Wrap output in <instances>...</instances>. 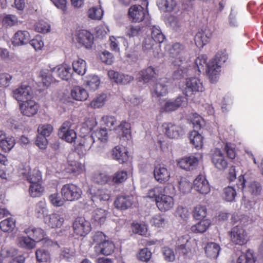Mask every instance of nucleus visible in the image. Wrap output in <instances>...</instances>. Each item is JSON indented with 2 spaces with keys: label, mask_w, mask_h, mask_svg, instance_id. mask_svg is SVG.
<instances>
[{
  "label": "nucleus",
  "mask_w": 263,
  "mask_h": 263,
  "mask_svg": "<svg viewBox=\"0 0 263 263\" xmlns=\"http://www.w3.org/2000/svg\"><path fill=\"white\" fill-rule=\"evenodd\" d=\"M19 107L21 114L28 117L34 116L39 110L38 104L31 98L20 103Z\"/></svg>",
  "instance_id": "4468645a"
},
{
  "label": "nucleus",
  "mask_w": 263,
  "mask_h": 263,
  "mask_svg": "<svg viewBox=\"0 0 263 263\" xmlns=\"http://www.w3.org/2000/svg\"><path fill=\"white\" fill-rule=\"evenodd\" d=\"M157 201L156 205L161 212H166L172 209L174 205V200L171 195L164 194Z\"/></svg>",
  "instance_id": "cd10ccee"
},
{
  "label": "nucleus",
  "mask_w": 263,
  "mask_h": 263,
  "mask_svg": "<svg viewBox=\"0 0 263 263\" xmlns=\"http://www.w3.org/2000/svg\"><path fill=\"white\" fill-rule=\"evenodd\" d=\"M45 221L51 228H60L63 224L64 218L61 212L57 211L49 215Z\"/></svg>",
  "instance_id": "b1692460"
},
{
  "label": "nucleus",
  "mask_w": 263,
  "mask_h": 263,
  "mask_svg": "<svg viewBox=\"0 0 263 263\" xmlns=\"http://www.w3.org/2000/svg\"><path fill=\"white\" fill-rule=\"evenodd\" d=\"M4 138L0 143V147L3 151L9 152L15 144V139L12 136H7L6 134Z\"/></svg>",
  "instance_id": "8fccbe9b"
},
{
  "label": "nucleus",
  "mask_w": 263,
  "mask_h": 263,
  "mask_svg": "<svg viewBox=\"0 0 263 263\" xmlns=\"http://www.w3.org/2000/svg\"><path fill=\"white\" fill-rule=\"evenodd\" d=\"M189 138L191 143H192L195 148H201L203 145V137L196 130L192 131L189 135Z\"/></svg>",
  "instance_id": "a18cd8bd"
},
{
  "label": "nucleus",
  "mask_w": 263,
  "mask_h": 263,
  "mask_svg": "<svg viewBox=\"0 0 263 263\" xmlns=\"http://www.w3.org/2000/svg\"><path fill=\"white\" fill-rule=\"evenodd\" d=\"M181 89L186 98L193 99L197 93L203 91L204 87L202 80L194 77L186 79L181 85Z\"/></svg>",
  "instance_id": "39448f33"
},
{
  "label": "nucleus",
  "mask_w": 263,
  "mask_h": 263,
  "mask_svg": "<svg viewBox=\"0 0 263 263\" xmlns=\"http://www.w3.org/2000/svg\"><path fill=\"white\" fill-rule=\"evenodd\" d=\"M3 25L6 27H11L17 25L18 17L13 14H4L1 16Z\"/></svg>",
  "instance_id": "49530a36"
},
{
  "label": "nucleus",
  "mask_w": 263,
  "mask_h": 263,
  "mask_svg": "<svg viewBox=\"0 0 263 263\" xmlns=\"http://www.w3.org/2000/svg\"><path fill=\"white\" fill-rule=\"evenodd\" d=\"M90 192L91 200L93 202H97L98 200L108 201L110 197V192L105 188L99 189L95 192H92L90 190Z\"/></svg>",
  "instance_id": "f704fd0d"
},
{
  "label": "nucleus",
  "mask_w": 263,
  "mask_h": 263,
  "mask_svg": "<svg viewBox=\"0 0 263 263\" xmlns=\"http://www.w3.org/2000/svg\"><path fill=\"white\" fill-rule=\"evenodd\" d=\"M107 74L111 80L119 84L126 85L134 80L132 76L120 73L113 70H109Z\"/></svg>",
  "instance_id": "4be33fe9"
},
{
  "label": "nucleus",
  "mask_w": 263,
  "mask_h": 263,
  "mask_svg": "<svg viewBox=\"0 0 263 263\" xmlns=\"http://www.w3.org/2000/svg\"><path fill=\"white\" fill-rule=\"evenodd\" d=\"M12 96L18 102H23L31 98L32 89L28 85L22 84L13 90Z\"/></svg>",
  "instance_id": "9d476101"
},
{
  "label": "nucleus",
  "mask_w": 263,
  "mask_h": 263,
  "mask_svg": "<svg viewBox=\"0 0 263 263\" xmlns=\"http://www.w3.org/2000/svg\"><path fill=\"white\" fill-rule=\"evenodd\" d=\"M130 124L125 121H122L115 128L117 134L124 140H129L131 137Z\"/></svg>",
  "instance_id": "7c9ffc66"
},
{
  "label": "nucleus",
  "mask_w": 263,
  "mask_h": 263,
  "mask_svg": "<svg viewBox=\"0 0 263 263\" xmlns=\"http://www.w3.org/2000/svg\"><path fill=\"white\" fill-rule=\"evenodd\" d=\"M30 35L28 31L26 30H18L13 35L12 44L14 46H23L29 43L30 40Z\"/></svg>",
  "instance_id": "c85d7f7f"
},
{
  "label": "nucleus",
  "mask_w": 263,
  "mask_h": 263,
  "mask_svg": "<svg viewBox=\"0 0 263 263\" xmlns=\"http://www.w3.org/2000/svg\"><path fill=\"white\" fill-rule=\"evenodd\" d=\"M202 155L199 154L198 156H191L180 159L177 161V165L179 167L186 171H191L195 168L199 163L200 158Z\"/></svg>",
  "instance_id": "2eb2a0df"
},
{
  "label": "nucleus",
  "mask_w": 263,
  "mask_h": 263,
  "mask_svg": "<svg viewBox=\"0 0 263 263\" xmlns=\"http://www.w3.org/2000/svg\"><path fill=\"white\" fill-rule=\"evenodd\" d=\"M128 13L130 20L134 22H140L146 16V10L141 5H135L131 6Z\"/></svg>",
  "instance_id": "6ab92c4d"
},
{
  "label": "nucleus",
  "mask_w": 263,
  "mask_h": 263,
  "mask_svg": "<svg viewBox=\"0 0 263 263\" xmlns=\"http://www.w3.org/2000/svg\"><path fill=\"white\" fill-rule=\"evenodd\" d=\"M49 200L53 205L58 207L63 205L66 200L57 193L50 195L49 197Z\"/></svg>",
  "instance_id": "69168bd1"
},
{
  "label": "nucleus",
  "mask_w": 263,
  "mask_h": 263,
  "mask_svg": "<svg viewBox=\"0 0 263 263\" xmlns=\"http://www.w3.org/2000/svg\"><path fill=\"white\" fill-rule=\"evenodd\" d=\"M24 232L28 236H29L34 242L40 241L44 238L45 232L40 228H36L33 226H30L26 228Z\"/></svg>",
  "instance_id": "c756f323"
},
{
  "label": "nucleus",
  "mask_w": 263,
  "mask_h": 263,
  "mask_svg": "<svg viewBox=\"0 0 263 263\" xmlns=\"http://www.w3.org/2000/svg\"><path fill=\"white\" fill-rule=\"evenodd\" d=\"M207 56L206 55H200L196 59L195 61V68L197 69L198 74H199L202 72H203L206 67V72L208 73V66L206 63Z\"/></svg>",
  "instance_id": "c03bdc74"
},
{
  "label": "nucleus",
  "mask_w": 263,
  "mask_h": 263,
  "mask_svg": "<svg viewBox=\"0 0 263 263\" xmlns=\"http://www.w3.org/2000/svg\"><path fill=\"white\" fill-rule=\"evenodd\" d=\"M150 223L158 228L163 227L166 224L165 217L160 214L154 215L150 220Z\"/></svg>",
  "instance_id": "0e129e2a"
},
{
  "label": "nucleus",
  "mask_w": 263,
  "mask_h": 263,
  "mask_svg": "<svg viewBox=\"0 0 263 263\" xmlns=\"http://www.w3.org/2000/svg\"><path fill=\"white\" fill-rule=\"evenodd\" d=\"M157 5L162 11L172 12L176 6V2L175 0H160Z\"/></svg>",
  "instance_id": "37998d69"
},
{
  "label": "nucleus",
  "mask_w": 263,
  "mask_h": 263,
  "mask_svg": "<svg viewBox=\"0 0 263 263\" xmlns=\"http://www.w3.org/2000/svg\"><path fill=\"white\" fill-rule=\"evenodd\" d=\"M150 29L151 30L152 35V37H151L155 42L159 44L164 41L165 39V36L162 33L161 30L159 26L156 25H153L151 26Z\"/></svg>",
  "instance_id": "de8ad7c7"
},
{
  "label": "nucleus",
  "mask_w": 263,
  "mask_h": 263,
  "mask_svg": "<svg viewBox=\"0 0 263 263\" xmlns=\"http://www.w3.org/2000/svg\"><path fill=\"white\" fill-rule=\"evenodd\" d=\"M231 241L240 246L246 244L248 241L247 233L241 226H236L232 228L230 232Z\"/></svg>",
  "instance_id": "f8f14e48"
},
{
  "label": "nucleus",
  "mask_w": 263,
  "mask_h": 263,
  "mask_svg": "<svg viewBox=\"0 0 263 263\" xmlns=\"http://www.w3.org/2000/svg\"><path fill=\"white\" fill-rule=\"evenodd\" d=\"M62 197L67 201H72L79 199L82 194L80 187L72 183L64 184L61 190Z\"/></svg>",
  "instance_id": "423d86ee"
},
{
  "label": "nucleus",
  "mask_w": 263,
  "mask_h": 263,
  "mask_svg": "<svg viewBox=\"0 0 263 263\" xmlns=\"http://www.w3.org/2000/svg\"><path fill=\"white\" fill-rule=\"evenodd\" d=\"M163 132L171 139H177L185 133L183 127L171 122H165L162 124Z\"/></svg>",
  "instance_id": "9b49d317"
},
{
  "label": "nucleus",
  "mask_w": 263,
  "mask_h": 263,
  "mask_svg": "<svg viewBox=\"0 0 263 263\" xmlns=\"http://www.w3.org/2000/svg\"><path fill=\"white\" fill-rule=\"evenodd\" d=\"M15 221L12 218H8L0 222V229L4 232H11L15 228Z\"/></svg>",
  "instance_id": "603ef678"
},
{
  "label": "nucleus",
  "mask_w": 263,
  "mask_h": 263,
  "mask_svg": "<svg viewBox=\"0 0 263 263\" xmlns=\"http://www.w3.org/2000/svg\"><path fill=\"white\" fill-rule=\"evenodd\" d=\"M74 233L80 236H84L91 230V225L84 217L77 218L73 223Z\"/></svg>",
  "instance_id": "ddd939ff"
},
{
  "label": "nucleus",
  "mask_w": 263,
  "mask_h": 263,
  "mask_svg": "<svg viewBox=\"0 0 263 263\" xmlns=\"http://www.w3.org/2000/svg\"><path fill=\"white\" fill-rule=\"evenodd\" d=\"M84 84L90 90L95 91L99 88L100 79L97 75L90 74L85 78Z\"/></svg>",
  "instance_id": "e433bc0d"
},
{
  "label": "nucleus",
  "mask_w": 263,
  "mask_h": 263,
  "mask_svg": "<svg viewBox=\"0 0 263 263\" xmlns=\"http://www.w3.org/2000/svg\"><path fill=\"white\" fill-rule=\"evenodd\" d=\"M72 126V124L70 121H65L62 124L59 131V137L70 143L74 142L77 138V134Z\"/></svg>",
  "instance_id": "1a4fd4ad"
},
{
  "label": "nucleus",
  "mask_w": 263,
  "mask_h": 263,
  "mask_svg": "<svg viewBox=\"0 0 263 263\" xmlns=\"http://www.w3.org/2000/svg\"><path fill=\"white\" fill-rule=\"evenodd\" d=\"M72 98L79 101L86 100L88 97V93L87 90L81 86H75L71 91Z\"/></svg>",
  "instance_id": "58836bf2"
},
{
  "label": "nucleus",
  "mask_w": 263,
  "mask_h": 263,
  "mask_svg": "<svg viewBox=\"0 0 263 263\" xmlns=\"http://www.w3.org/2000/svg\"><path fill=\"white\" fill-rule=\"evenodd\" d=\"M206 212V208L205 206L198 205L194 208L193 216L196 219H202L205 217Z\"/></svg>",
  "instance_id": "e2e57ef3"
},
{
  "label": "nucleus",
  "mask_w": 263,
  "mask_h": 263,
  "mask_svg": "<svg viewBox=\"0 0 263 263\" xmlns=\"http://www.w3.org/2000/svg\"><path fill=\"white\" fill-rule=\"evenodd\" d=\"M103 14V11L101 6L99 8L96 7H92L88 11V15L89 18L92 20H101Z\"/></svg>",
  "instance_id": "680f3d73"
},
{
  "label": "nucleus",
  "mask_w": 263,
  "mask_h": 263,
  "mask_svg": "<svg viewBox=\"0 0 263 263\" xmlns=\"http://www.w3.org/2000/svg\"><path fill=\"white\" fill-rule=\"evenodd\" d=\"M51 72H56L57 76L63 80L67 81L71 78V69L70 65L63 63L51 69H43L39 74L38 79L40 83L44 86H48L53 81Z\"/></svg>",
  "instance_id": "7ed1b4c3"
},
{
  "label": "nucleus",
  "mask_w": 263,
  "mask_h": 263,
  "mask_svg": "<svg viewBox=\"0 0 263 263\" xmlns=\"http://www.w3.org/2000/svg\"><path fill=\"white\" fill-rule=\"evenodd\" d=\"M77 40L80 45L87 49L91 48L93 44L92 34L86 30H82L79 31Z\"/></svg>",
  "instance_id": "393cba45"
},
{
  "label": "nucleus",
  "mask_w": 263,
  "mask_h": 263,
  "mask_svg": "<svg viewBox=\"0 0 263 263\" xmlns=\"http://www.w3.org/2000/svg\"><path fill=\"white\" fill-rule=\"evenodd\" d=\"M93 179L95 182L100 184H112L111 176L104 172H96L94 174Z\"/></svg>",
  "instance_id": "09e8293b"
},
{
  "label": "nucleus",
  "mask_w": 263,
  "mask_h": 263,
  "mask_svg": "<svg viewBox=\"0 0 263 263\" xmlns=\"http://www.w3.org/2000/svg\"><path fill=\"white\" fill-rule=\"evenodd\" d=\"M44 191V187L42 185V182H37L30 184L29 189V193L32 197H40Z\"/></svg>",
  "instance_id": "3c124183"
},
{
  "label": "nucleus",
  "mask_w": 263,
  "mask_h": 263,
  "mask_svg": "<svg viewBox=\"0 0 263 263\" xmlns=\"http://www.w3.org/2000/svg\"><path fill=\"white\" fill-rule=\"evenodd\" d=\"M142 33V28L139 25H131L126 27V34L129 37L138 36Z\"/></svg>",
  "instance_id": "052dcab7"
},
{
  "label": "nucleus",
  "mask_w": 263,
  "mask_h": 263,
  "mask_svg": "<svg viewBox=\"0 0 263 263\" xmlns=\"http://www.w3.org/2000/svg\"><path fill=\"white\" fill-rule=\"evenodd\" d=\"M253 254L252 251L248 250L245 254L241 255L237 260V263H253Z\"/></svg>",
  "instance_id": "774afa93"
},
{
  "label": "nucleus",
  "mask_w": 263,
  "mask_h": 263,
  "mask_svg": "<svg viewBox=\"0 0 263 263\" xmlns=\"http://www.w3.org/2000/svg\"><path fill=\"white\" fill-rule=\"evenodd\" d=\"M153 173L155 180L160 183L168 181L170 178L171 173L170 171L165 165L162 164L155 165Z\"/></svg>",
  "instance_id": "dca6fc26"
},
{
  "label": "nucleus",
  "mask_w": 263,
  "mask_h": 263,
  "mask_svg": "<svg viewBox=\"0 0 263 263\" xmlns=\"http://www.w3.org/2000/svg\"><path fill=\"white\" fill-rule=\"evenodd\" d=\"M115 248V245L112 241L105 240L99 245H97L94 247V249L97 254H102L107 256L114 252Z\"/></svg>",
  "instance_id": "bb28decb"
},
{
  "label": "nucleus",
  "mask_w": 263,
  "mask_h": 263,
  "mask_svg": "<svg viewBox=\"0 0 263 263\" xmlns=\"http://www.w3.org/2000/svg\"><path fill=\"white\" fill-rule=\"evenodd\" d=\"M210 225V220L208 219H203L196 224L192 226L191 228V230L194 233H202L208 229Z\"/></svg>",
  "instance_id": "a19ab883"
},
{
  "label": "nucleus",
  "mask_w": 263,
  "mask_h": 263,
  "mask_svg": "<svg viewBox=\"0 0 263 263\" xmlns=\"http://www.w3.org/2000/svg\"><path fill=\"white\" fill-rule=\"evenodd\" d=\"M236 195V191L232 186H228L223 189L222 197L228 202L234 201Z\"/></svg>",
  "instance_id": "6e6d98bb"
},
{
  "label": "nucleus",
  "mask_w": 263,
  "mask_h": 263,
  "mask_svg": "<svg viewBox=\"0 0 263 263\" xmlns=\"http://www.w3.org/2000/svg\"><path fill=\"white\" fill-rule=\"evenodd\" d=\"M211 160L215 167L219 170H224L228 167V162L223 153L218 148L212 151Z\"/></svg>",
  "instance_id": "f3484780"
},
{
  "label": "nucleus",
  "mask_w": 263,
  "mask_h": 263,
  "mask_svg": "<svg viewBox=\"0 0 263 263\" xmlns=\"http://www.w3.org/2000/svg\"><path fill=\"white\" fill-rule=\"evenodd\" d=\"M127 178V173L125 171H119L111 177L112 184H120L124 182Z\"/></svg>",
  "instance_id": "13d9d810"
},
{
  "label": "nucleus",
  "mask_w": 263,
  "mask_h": 263,
  "mask_svg": "<svg viewBox=\"0 0 263 263\" xmlns=\"http://www.w3.org/2000/svg\"><path fill=\"white\" fill-rule=\"evenodd\" d=\"M227 55L222 51L218 52L214 59L210 60L208 66V74L212 83L217 81L221 71V65L227 60Z\"/></svg>",
  "instance_id": "20e7f679"
},
{
  "label": "nucleus",
  "mask_w": 263,
  "mask_h": 263,
  "mask_svg": "<svg viewBox=\"0 0 263 263\" xmlns=\"http://www.w3.org/2000/svg\"><path fill=\"white\" fill-rule=\"evenodd\" d=\"M17 245L23 249L31 250L35 247V243L34 240H32L29 236H25L22 235H18L17 238Z\"/></svg>",
  "instance_id": "4c0bfd02"
},
{
  "label": "nucleus",
  "mask_w": 263,
  "mask_h": 263,
  "mask_svg": "<svg viewBox=\"0 0 263 263\" xmlns=\"http://www.w3.org/2000/svg\"><path fill=\"white\" fill-rule=\"evenodd\" d=\"M107 100L106 94L102 93L95 98L90 103V106L93 108H99L105 104Z\"/></svg>",
  "instance_id": "bf43d9fd"
},
{
  "label": "nucleus",
  "mask_w": 263,
  "mask_h": 263,
  "mask_svg": "<svg viewBox=\"0 0 263 263\" xmlns=\"http://www.w3.org/2000/svg\"><path fill=\"white\" fill-rule=\"evenodd\" d=\"M220 250V246L215 242H209L205 247V252L207 256L213 258H216L218 257Z\"/></svg>",
  "instance_id": "ea45409f"
},
{
  "label": "nucleus",
  "mask_w": 263,
  "mask_h": 263,
  "mask_svg": "<svg viewBox=\"0 0 263 263\" xmlns=\"http://www.w3.org/2000/svg\"><path fill=\"white\" fill-rule=\"evenodd\" d=\"M238 187L241 190L244 195H250L252 198L260 195L262 191L261 183L254 179V175L250 170L244 172L238 177Z\"/></svg>",
  "instance_id": "f03ea898"
},
{
  "label": "nucleus",
  "mask_w": 263,
  "mask_h": 263,
  "mask_svg": "<svg viewBox=\"0 0 263 263\" xmlns=\"http://www.w3.org/2000/svg\"><path fill=\"white\" fill-rule=\"evenodd\" d=\"M194 189L201 194H207L211 190L210 186L205 177L198 175L194 181Z\"/></svg>",
  "instance_id": "412c9836"
},
{
  "label": "nucleus",
  "mask_w": 263,
  "mask_h": 263,
  "mask_svg": "<svg viewBox=\"0 0 263 263\" xmlns=\"http://www.w3.org/2000/svg\"><path fill=\"white\" fill-rule=\"evenodd\" d=\"M178 187L181 192L185 194L190 192L192 185L186 178H182L179 182Z\"/></svg>",
  "instance_id": "338daca9"
},
{
  "label": "nucleus",
  "mask_w": 263,
  "mask_h": 263,
  "mask_svg": "<svg viewBox=\"0 0 263 263\" xmlns=\"http://www.w3.org/2000/svg\"><path fill=\"white\" fill-rule=\"evenodd\" d=\"M73 70L79 75H84L86 71V63L82 59H78L72 63Z\"/></svg>",
  "instance_id": "864d4df0"
},
{
  "label": "nucleus",
  "mask_w": 263,
  "mask_h": 263,
  "mask_svg": "<svg viewBox=\"0 0 263 263\" xmlns=\"http://www.w3.org/2000/svg\"><path fill=\"white\" fill-rule=\"evenodd\" d=\"M142 50L147 54L157 57L159 54L160 46L150 36H147L144 38L142 43Z\"/></svg>",
  "instance_id": "a211bd4d"
},
{
  "label": "nucleus",
  "mask_w": 263,
  "mask_h": 263,
  "mask_svg": "<svg viewBox=\"0 0 263 263\" xmlns=\"http://www.w3.org/2000/svg\"><path fill=\"white\" fill-rule=\"evenodd\" d=\"M112 157L114 159L122 163L128 159L127 151L125 147L116 146L112 149Z\"/></svg>",
  "instance_id": "c9c22d12"
},
{
  "label": "nucleus",
  "mask_w": 263,
  "mask_h": 263,
  "mask_svg": "<svg viewBox=\"0 0 263 263\" xmlns=\"http://www.w3.org/2000/svg\"><path fill=\"white\" fill-rule=\"evenodd\" d=\"M187 98L180 96L175 100H169L166 102L162 109L166 112H171L176 110L180 106H185L187 105Z\"/></svg>",
  "instance_id": "a878e982"
},
{
  "label": "nucleus",
  "mask_w": 263,
  "mask_h": 263,
  "mask_svg": "<svg viewBox=\"0 0 263 263\" xmlns=\"http://www.w3.org/2000/svg\"><path fill=\"white\" fill-rule=\"evenodd\" d=\"M163 187L160 186H156L154 188L150 189L147 193V197L155 201L156 203L157 200L161 198V196L164 195Z\"/></svg>",
  "instance_id": "79ce46f5"
},
{
  "label": "nucleus",
  "mask_w": 263,
  "mask_h": 263,
  "mask_svg": "<svg viewBox=\"0 0 263 263\" xmlns=\"http://www.w3.org/2000/svg\"><path fill=\"white\" fill-rule=\"evenodd\" d=\"M93 139L97 142V151L99 152L103 149L108 139V134L105 128H100L93 132L91 134Z\"/></svg>",
  "instance_id": "aec40b11"
},
{
  "label": "nucleus",
  "mask_w": 263,
  "mask_h": 263,
  "mask_svg": "<svg viewBox=\"0 0 263 263\" xmlns=\"http://www.w3.org/2000/svg\"><path fill=\"white\" fill-rule=\"evenodd\" d=\"M96 143L91 135H87L80 139L76 149L80 156H83L90 148L97 151Z\"/></svg>",
  "instance_id": "0eeeda50"
},
{
  "label": "nucleus",
  "mask_w": 263,
  "mask_h": 263,
  "mask_svg": "<svg viewBox=\"0 0 263 263\" xmlns=\"http://www.w3.org/2000/svg\"><path fill=\"white\" fill-rule=\"evenodd\" d=\"M133 202V197L129 195H121L118 196L114 202L116 208L125 210L130 208Z\"/></svg>",
  "instance_id": "2f4dec72"
},
{
  "label": "nucleus",
  "mask_w": 263,
  "mask_h": 263,
  "mask_svg": "<svg viewBox=\"0 0 263 263\" xmlns=\"http://www.w3.org/2000/svg\"><path fill=\"white\" fill-rule=\"evenodd\" d=\"M157 72L154 68L149 66L147 68L139 72L137 79L139 81L148 83L153 78H155Z\"/></svg>",
  "instance_id": "72a5a7b5"
},
{
  "label": "nucleus",
  "mask_w": 263,
  "mask_h": 263,
  "mask_svg": "<svg viewBox=\"0 0 263 263\" xmlns=\"http://www.w3.org/2000/svg\"><path fill=\"white\" fill-rule=\"evenodd\" d=\"M48 209L46 202L44 200L39 201L35 206V214L38 218H42L47 215Z\"/></svg>",
  "instance_id": "4d7b16f0"
},
{
  "label": "nucleus",
  "mask_w": 263,
  "mask_h": 263,
  "mask_svg": "<svg viewBox=\"0 0 263 263\" xmlns=\"http://www.w3.org/2000/svg\"><path fill=\"white\" fill-rule=\"evenodd\" d=\"M212 37V33L208 28L201 29L198 31L194 38L196 46L203 47L208 44Z\"/></svg>",
  "instance_id": "5701e85b"
},
{
  "label": "nucleus",
  "mask_w": 263,
  "mask_h": 263,
  "mask_svg": "<svg viewBox=\"0 0 263 263\" xmlns=\"http://www.w3.org/2000/svg\"><path fill=\"white\" fill-rule=\"evenodd\" d=\"M19 175L23 176L30 184L42 182V176L41 172L37 168L31 170L29 166H23L19 171Z\"/></svg>",
  "instance_id": "6e6552de"
},
{
  "label": "nucleus",
  "mask_w": 263,
  "mask_h": 263,
  "mask_svg": "<svg viewBox=\"0 0 263 263\" xmlns=\"http://www.w3.org/2000/svg\"><path fill=\"white\" fill-rule=\"evenodd\" d=\"M165 48L172 64L179 67L177 71L174 72V78L179 79L183 76L185 72L183 71V68L190 61L189 53L184 45L178 42L167 45Z\"/></svg>",
  "instance_id": "f257e3e1"
},
{
  "label": "nucleus",
  "mask_w": 263,
  "mask_h": 263,
  "mask_svg": "<svg viewBox=\"0 0 263 263\" xmlns=\"http://www.w3.org/2000/svg\"><path fill=\"white\" fill-rule=\"evenodd\" d=\"M107 211L102 209H97L93 211L92 215V219L99 224L103 223L107 215Z\"/></svg>",
  "instance_id": "5fc2aeb1"
},
{
  "label": "nucleus",
  "mask_w": 263,
  "mask_h": 263,
  "mask_svg": "<svg viewBox=\"0 0 263 263\" xmlns=\"http://www.w3.org/2000/svg\"><path fill=\"white\" fill-rule=\"evenodd\" d=\"M167 82L166 78L159 79L152 89L153 96L157 97L165 95L167 92V87L166 83Z\"/></svg>",
  "instance_id": "473e14b6"
}]
</instances>
